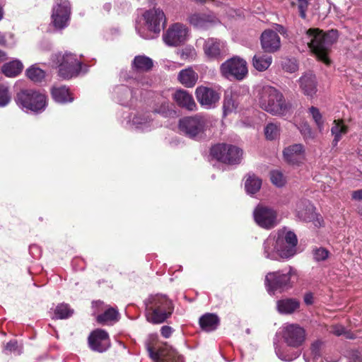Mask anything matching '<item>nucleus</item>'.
<instances>
[{
	"mask_svg": "<svg viewBox=\"0 0 362 362\" xmlns=\"http://www.w3.org/2000/svg\"><path fill=\"white\" fill-rule=\"evenodd\" d=\"M283 156L288 164L298 165L305 160L304 146L300 144L288 146L284 149Z\"/></svg>",
	"mask_w": 362,
	"mask_h": 362,
	"instance_id": "21",
	"label": "nucleus"
},
{
	"mask_svg": "<svg viewBox=\"0 0 362 362\" xmlns=\"http://www.w3.org/2000/svg\"><path fill=\"white\" fill-rule=\"evenodd\" d=\"M309 6L308 0H298V10L301 18L305 19L307 17L306 11Z\"/></svg>",
	"mask_w": 362,
	"mask_h": 362,
	"instance_id": "47",
	"label": "nucleus"
},
{
	"mask_svg": "<svg viewBox=\"0 0 362 362\" xmlns=\"http://www.w3.org/2000/svg\"><path fill=\"white\" fill-rule=\"evenodd\" d=\"M260 41L262 48L265 52L274 53L280 49V37L274 30H264L261 35Z\"/></svg>",
	"mask_w": 362,
	"mask_h": 362,
	"instance_id": "20",
	"label": "nucleus"
},
{
	"mask_svg": "<svg viewBox=\"0 0 362 362\" xmlns=\"http://www.w3.org/2000/svg\"><path fill=\"white\" fill-rule=\"evenodd\" d=\"M187 32L188 30L184 25L174 23L165 31L163 38L168 45L177 47L186 41Z\"/></svg>",
	"mask_w": 362,
	"mask_h": 362,
	"instance_id": "17",
	"label": "nucleus"
},
{
	"mask_svg": "<svg viewBox=\"0 0 362 362\" xmlns=\"http://www.w3.org/2000/svg\"><path fill=\"white\" fill-rule=\"evenodd\" d=\"M197 79L198 74L192 68L181 70L178 74L179 81L187 88L194 87Z\"/></svg>",
	"mask_w": 362,
	"mask_h": 362,
	"instance_id": "29",
	"label": "nucleus"
},
{
	"mask_svg": "<svg viewBox=\"0 0 362 362\" xmlns=\"http://www.w3.org/2000/svg\"><path fill=\"white\" fill-rule=\"evenodd\" d=\"M312 298H313V296H312V295H311V294H307V295L305 296V298H304L305 303L307 305L312 304V303H313Z\"/></svg>",
	"mask_w": 362,
	"mask_h": 362,
	"instance_id": "56",
	"label": "nucleus"
},
{
	"mask_svg": "<svg viewBox=\"0 0 362 362\" xmlns=\"http://www.w3.org/2000/svg\"><path fill=\"white\" fill-rule=\"evenodd\" d=\"M18 348V343L16 340H11L8 341L5 346V350L8 351H13L16 350Z\"/></svg>",
	"mask_w": 362,
	"mask_h": 362,
	"instance_id": "52",
	"label": "nucleus"
},
{
	"mask_svg": "<svg viewBox=\"0 0 362 362\" xmlns=\"http://www.w3.org/2000/svg\"><path fill=\"white\" fill-rule=\"evenodd\" d=\"M74 313V310L71 309L67 303H60L56 306L54 310V317L57 319H67L70 317Z\"/></svg>",
	"mask_w": 362,
	"mask_h": 362,
	"instance_id": "39",
	"label": "nucleus"
},
{
	"mask_svg": "<svg viewBox=\"0 0 362 362\" xmlns=\"http://www.w3.org/2000/svg\"><path fill=\"white\" fill-rule=\"evenodd\" d=\"M188 21L195 28H205L214 22V18L206 13H194L189 16Z\"/></svg>",
	"mask_w": 362,
	"mask_h": 362,
	"instance_id": "27",
	"label": "nucleus"
},
{
	"mask_svg": "<svg viewBox=\"0 0 362 362\" xmlns=\"http://www.w3.org/2000/svg\"><path fill=\"white\" fill-rule=\"evenodd\" d=\"M88 344L90 349L95 351L103 352L110 346L109 335L103 329L93 331L88 337Z\"/></svg>",
	"mask_w": 362,
	"mask_h": 362,
	"instance_id": "19",
	"label": "nucleus"
},
{
	"mask_svg": "<svg viewBox=\"0 0 362 362\" xmlns=\"http://www.w3.org/2000/svg\"><path fill=\"white\" fill-rule=\"evenodd\" d=\"M174 310L173 301L166 295H151L146 300L145 316L146 320L153 325L167 322Z\"/></svg>",
	"mask_w": 362,
	"mask_h": 362,
	"instance_id": "2",
	"label": "nucleus"
},
{
	"mask_svg": "<svg viewBox=\"0 0 362 362\" xmlns=\"http://www.w3.org/2000/svg\"><path fill=\"white\" fill-rule=\"evenodd\" d=\"M220 323L218 317L214 313H206L200 317L199 324L205 332H212L217 329Z\"/></svg>",
	"mask_w": 362,
	"mask_h": 362,
	"instance_id": "25",
	"label": "nucleus"
},
{
	"mask_svg": "<svg viewBox=\"0 0 362 362\" xmlns=\"http://www.w3.org/2000/svg\"><path fill=\"white\" fill-rule=\"evenodd\" d=\"M272 182L277 187H282L285 184V177L279 170H273L270 173Z\"/></svg>",
	"mask_w": 362,
	"mask_h": 362,
	"instance_id": "45",
	"label": "nucleus"
},
{
	"mask_svg": "<svg viewBox=\"0 0 362 362\" xmlns=\"http://www.w3.org/2000/svg\"><path fill=\"white\" fill-rule=\"evenodd\" d=\"M343 335H344L345 337L349 339H354L356 338V335L353 332L350 331H346V329L345 333H344Z\"/></svg>",
	"mask_w": 362,
	"mask_h": 362,
	"instance_id": "54",
	"label": "nucleus"
},
{
	"mask_svg": "<svg viewBox=\"0 0 362 362\" xmlns=\"http://www.w3.org/2000/svg\"><path fill=\"white\" fill-rule=\"evenodd\" d=\"M59 76L64 79H69L76 76L81 70V63L76 55L66 53L58 57Z\"/></svg>",
	"mask_w": 362,
	"mask_h": 362,
	"instance_id": "10",
	"label": "nucleus"
},
{
	"mask_svg": "<svg viewBox=\"0 0 362 362\" xmlns=\"http://www.w3.org/2000/svg\"><path fill=\"white\" fill-rule=\"evenodd\" d=\"M330 332L335 336L339 337L345 333V327L341 325H335L331 327Z\"/></svg>",
	"mask_w": 362,
	"mask_h": 362,
	"instance_id": "48",
	"label": "nucleus"
},
{
	"mask_svg": "<svg viewBox=\"0 0 362 362\" xmlns=\"http://www.w3.org/2000/svg\"><path fill=\"white\" fill-rule=\"evenodd\" d=\"M208 127L206 117L196 115L185 117L179 121L180 130L187 137L192 139L201 138Z\"/></svg>",
	"mask_w": 362,
	"mask_h": 362,
	"instance_id": "6",
	"label": "nucleus"
},
{
	"mask_svg": "<svg viewBox=\"0 0 362 362\" xmlns=\"http://www.w3.org/2000/svg\"><path fill=\"white\" fill-rule=\"evenodd\" d=\"M6 45V40L5 35L0 33V45L5 46Z\"/></svg>",
	"mask_w": 362,
	"mask_h": 362,
	"instance_id": "57",
	"label": "nucleus"
},
{
	"mask_svg": "<svg viewBox=\"0 0 362 362\" xmlns=\"http://www.w3.org/2000/svg\"><path fill=\"white\" fill-rule=\"evenodd\" d=\"M16 103L35 112L43 111L47 106V96L33 89L21 90L16 96Z\"/></svg>",
	"mask_w": 362,
	"mask_h": 362,
	"instance_id": "5",
	"label": "nucleus"
},
{
	"mask_svg": "<svg viewBox=\"0 0 362 362\" xmlns=\"http://www.w3.org/2000/svg\"><path fill=\"white\" fill-rule=\"evenodd\" d=\"M220 72L226 78L242 81L248 74L247 62L239 57H233L221 65Z\"/></svg>",
	"mask_w": 362,
	"mask_h": 362,
	"instance_id": "9",
	"label": "nucleus"
},
{
	"mask_svg": "<svg viewBox=\"0 0 362 362\" xmlns=\"http://www.w3.org/2000/svg\"><path fill=\"white\" fill-rule=\"evenodd\" d=\"M223 112L224 115H227L232 112L233 109V103L231 99L225 100L223 103Z\"/></svg>",
	"mask_w": 362,
	"mask_h": 362,
	"instance_id": "50",
	"label": "nucleus"
},
{
	"mask_svg": "<svg viewBox=\"0 0 362 362\" xmlns=\"http://www.w3.org/2000/svg\"><path fill=\"white\" fill-rule=\"evenodd\" d=\"M314 259L317 262L325 261L329 257V252L324 247L315 248L313 251Z\"/></svg>",
	"mask_w": 362,
	"mask_h": 362,
	"instance_id": "46",
	"label": "nucleus"
},
{
	"mask_svg": "<svg viewBox=\"0 0 362 362\" xmlns=\"http://www.w3.org/2000/svg\"><path fill=\"white\" fill-rule=\"evenodd\" d=\"M151 119H148V118H146L145 119L144 121H141V122H139L140 124H145L146 122H148L149 121H151Z\"/></svg>",
	"mask_w": 362,
	"mask_h": 362,
	"instance_id": "60",
	"label": "nucleus"
},
{
	"mask_svg": "<svg viewBox=\"0 0 362 362\" xmlns=\"http://www.w3.org/2000/svg\"><path fill=\"white\" fill-rule=\"evenodd\" d=\"M351 198L354 200H362V189L352 192Z\"/></svg>",
	"mask_w": 362,
	"mask_h": 362,
	"instance_id": "53",
	"label": "nucleus"
},
{
	"mask_svg": "<svg viewBox=\"0 0 362 362\" xmlns=\"http://www.w3.org/2000/svg\"><path fill=\"white\" fill-rule=\"evenodd\" d=\"M272 63V57L263 53H257L252 58V65L259 71H266Z\"/></svg>",
	"mask_w": 362,
	"mask_h": 362,
	"instance_id": "30",
	"label": "nucleus"
},
{
	"mask_svg": "<svg viewBox=\"0 0 362 362\" xmlns=\"http://www.w3.org/2000/svg\"><path fill=\"white\" fill-rule=\"evenodd\" d=\"M4 16V10L3 8L0 6V21L3 18Z\"/></svg>",
	"mask_w": 362,
	"mask_h": 362,
	"instance_id": "59",
	"label": "nucleus"
},
{
	"mask_svg": "<svg viewBox=\"0 0 362 362\" xmlns=\"http://www.w3.org/2000/svg\"><path fill=\"white\" fill-rule=\"evenodd\" d=\"M315 206L308 201L303 200L297 204L298 217L305 222H313L316 227L323 224L322 217L315 211Z\"/></svg>",
	"mask_w": 362,
	"mask_h": 362,
	"instance_id": "16",
	"label": "nucleus"
},
{
	"mask_svg": "<svg viewBox=\"0 0 362 362\" xmlns=\"http://www.w3.org/2000/svg\"><path fill=\"white\" fill-rule=\"evenodd\" d=\"M298 238L292 231H279L275 240L268 239L264 243V252L268 258L273 259L272 252L281 258L288 259L296 253Z\"/></svg>",
	"mask_w": 362,
	"mask_h": 362,
	"instance_id": "3",
	"label": "nucleus"
},
{
	"mask_svg": "<svg viewBox=\"0 0 362 362\" xmlns=\"http://www.w3.org/2000/svg\"><path fill=\"white\" fill-rule=\"evenodd\" d=\"M211 156L221 163L235 165L240 163L243 151L238 147L226 144H217L210 149Z\"/></svg>",
	"mask_w": 362,
	"mask_h": 362,
	"instance_id": "7",
	"label": "nucleus"
},
{
	"mask_svg": "<svg viewBox=\"0 0 362 362\" xmlns=\"http://www.w3.org/2000/svg\"><path fill=\"white\" fill-rule=\"evenodd\" d=\"M8 56L6 52L0 49V63H2L7 60Z\"/></svg>",
	"mask_w": 362,
	"mask_h": 362,
	"instance_id": "55",
	"label": "nucleus"
},
{
	"mask_svg": "<svg viewBox=\"0 0 362 362\" xmlns=\"http://www.w3.org/2000/svg\"><path fill=\"white\" fill-rule=\"evenodd\" d=\"M71 14V6L68 0H58L53 7L52 21L57 28H64L67 26Z\"/></svg>",
	"mask_w": 362,
	"mask_h": 362,
	"instance_id": "13",
	"label": "nucleus"
},
{
	"mask_svg": "<svg viewBox=\"0 0 362 362\" xmlns=\"http://www.w3.org/2000/svg\"><path fill=\"white\" fill-rule=\"evenodd\" d=\"M51 95L54 100L59 103H71L74 100V97L69 89L65 86L52 87Z\"/></svg>",
	"mask_w": 362,
	"mask_h": 362,
	"instance_id": "26",
	"label": "nucleus"
},
{
	"mask_svg": "<svg viewBox=\"0 0 362 362\" xmlns=\"http://www.w3.org/2000/svg\"><path fill=\"white\" fill-rule=\"evenodd\" d=\"M298 128L305 141L314 139L315 134L308 122L300 123Z\"/></svg>",
	"mask_w": 362,
	"mask_h": 362,
	"instance_id": "42",
	"label": "nucleus"
},
{
	"mask_svg": "<svg viewBox=\"0 0 362 362\" xmlns=\"http://www.w3.org/2000/svg\"><path fill=\"white\" fill-rule=\"evenodd\" d=\"M349 362H362V356L358 350H353L350 356Z\"/></svg>",
	"mask_w": 362,
	"mask_h": 362,
	"instance_id": "51",
	"label": "nucleus"
},
{
	"mask_svg": "<svg viewBox=\"0 0 362 362\" xmlns=\"http://www.w3.org/2000/svg\"><path fill=\"white\" fill-rule=\"evenodd\" d=\"M172 106L173 105H170L169 102L163 101L153 108V112L159 114L164 117H173L176 115V112L172 108Z\"/></svg>",
	"mask_w": 362,
	"mask_h": 362,
	"instance_id": "38",
	"label": "nucleus"
},
{
	"mask_svg": "<svg viewBox=\"0 0 362 362\" xmlns=\"http://www.w3.org/2000/svg\"><path fill=\"white\" fill-rule=\"evenodd\" d=\"M294 275L296 270L291 267H289L288 271L286 273L281 271L269 272L265 276V286L268 291L288 290L293 286L291 277Z\"/></svg>",
	"mask_w": 362,
	"mask_h": 362,
	"instance_id": "8",
	"label": "nucleus"
},
{
	"mask_svg": "<svg viewBox=\"0 0 362 362\" xmlns=\"http://www.w3.org/2000/svg\"><path fill=\"white\" fill-rule=\"evenodd\" d=\"M300 87L303 93L313 97L317 93L316 77L313 74H305L300 78Z\"/></svg>",
	"mask_w": 362,
	"mask_h": 362,
	"instance_id": "24",
	"label": "nucleus"
},
{
	"mask_svg": "<svg viewBox=\"0 0 362 362\" xmlns=\"http://www.w3.org/2000/svg\"><path fill=\"white\" fill-rule=\"evenodd\" d=\"M305 38L308 47L317 59L326 65H329L331 60L329 53L332 45L339 38V31L332 29L325 32L318 28H311L305 31Z\"/></svg>",
	"mask_w": 362,
	"mask_h": 362,
	"instance_id": "1",
	"label": "nucleus"
},
{
	"mask_svg": "<svg viewBox=\"0 0 362 362\" xmlns=\"http://www.w3.org/2000/svg\"><path fill=\"white\" fill-rule=\"evenodd\" d=\"M195 94L200 105L206 108L212 107L220 99V95L218 92L211 88L203 86L196 88Z\"/></svg>",
	"mask_w": 362,
	"mask_h": 362,
	"instance_id": "18",
	"label": "nucleus"
},
{
	"mask_svg": "<svg viewBox=\"0 0 362 362\" xmlns=\"http://www.w3.org/2000/svg\"><path fill=\"white\" fill-rule=\"evenodd\" d=\"M26 76L30 81L40 83L45 78V72L35 65H33L26 70Z\"/></svg>",
	"mask_w": 362,
	"mask_h": 362,
	"instance_id": "37",
	"label": "nucleus"
},
{
	"mask_svg": "<svg viewBox=\"0 0 362 362\" xmlns=\"http://www.w3.org/2000/svg\"><path fill=\"white\" fill-rule=\"evenodd\" d=\"M173 99L182 108L189 111H194L197 109V105L192 95L185 90H177L173 95Z\"/></svg>",
	"mask_w": 362,
	"mask_h": 362,
	"instance_id": "22",
	"label": "nucleus"
},
{
	"mask_svg": "<svg viewBox=\"0 0 362 362\" xmlns=\"http://www.w3.org/2000/svg\"><path fill=\"white\" fill-rule=\"evenodd\" d=\"M282 69L288 73H294L298 69V66L295 59H285L281 62Z\"/></svg>",
	"mask_w": 362,
	"mask_h": 362,
	"instance_id": "44",
	"label": "nucleus"
},
{
	"mask_svg": "<svg viewBox=\"0 0 362 362\" xmlns=\"http://www.w3.org/2000/svg\"><path fill=\"white\" fill-rule=\"evenodd\" d=\"M333 127L331 129L332 134L334 136L332 141L333 146H336L341 140L342 135L348 132V126L344 124L343 119H334Z\"/></svg>",
	"mask_w": 362,
	"mask_h": 362,
	"instance_id": "31",
	"label": "nucleus"
},
{
	"mask_svg": "<svg viewBox=\"0 0 362 362\" xmlns=\"http://www.w3.org/2000/svg\"><path fill=\"white\" fill-rule=\"evenodd\" d=\"M259 103L264 110L272 115H284L288 109L282 93L272 86L263 87Z\"/></svg>",
	"mask_w": 362,
	"mask_h": 362,
	"instance_id": "4",
	"label": "nucleus"
},
{
	"mask_svg": "<svg viewBox=\"0 0 362 362\" xmlns=\"http://www.w3.org/2000/svg\"><path fill=\"white\" fill-rule=\"evenodd\" d=\"M92 303H93V307H95L98 308L102 307L104 304V303L101 300H95V301H93Z\"/></svg>",
	"mask_w": 362,
	"mask_h": 362,
	"instance_id": "58",
	"label": "nucleus"
},
{
	"mask_svg": "<svg viewBox=\"0 0 362 362\" xmlns=\"http://www.w3.org/2000/svg\"><path fill=\"white\" fill-rule=\"evenodd\" d=\"M146 26L148 30L154 33H159L165 27L166 18L163 10L153 8L146 11L144 13Z\"/></svg>",
	"mask_w": 362,
	"mask_h": 362,
	"instance_id": "15",
	"label": "nucleus"
},
{
	"mask_svg": "<svg viewBox=\"0 0 362 362\" xmlns=\"http://www.w3.org/2000/svg\"><path fill=\"white\" fill-rule=\"evenodd\" d=\"M224 48V43L216 38L207 39L204 45L205 54L210 59H218L221 57Z\"/></svg>",
	"mask_w": 362,
	"mask_h": 362,
	"instance_id": "23",
	"label": "nucleus"
},
{
	"mask_svg": "<svg viewBox=\"0 0 362 362\" xmlns=\"http://www.w3.org/2000/svg\"><path fill=\"white\" fill-rule=\"evenodd\" d=\"M23 69V65L19 60H13L4 64L1 71L7 77H16L21 73Z\"/></svg>",
	"mask_w": 362,
	"mask_h": 362,
	"instance_id": "33",
	"label": "nucleus"
},
{
	"mask_svg": "<svg viewBox=\"0 0 362 362\" xmlns=\"http://www.w3.org/2000/svg\"><path fill=\"white\" fill-rule=\"evenodd\" d=\"M323 345L324 342L320 339L311 344L310 353L306 358L307 362H322V349Z\"/></svg>",
	"mask_w": 362,
	"mask_h": 362,
	"instance_id": "35",
	"label": "nucleus"
},
{
	"mask_svg": "<svg viewBox=\"0 0 362 362\" xmlns=\"http://www.w3.org/2000/svg\"><path fill=\"white\" fill-rule=\"evenodd\" d=\"M148 351L150 357L156 362H184L183 357L166 344L157 349L148 346Z\"/></svg>",
	"mask_w": 362,
	"mask_h": 362,
	"instance_id": "14",
	"label": "nucleus"
},
{
	"mask_svg": "<svg viewBox=\"0 0 362 362\" xmlns=\"http://www.w3.org/2000/svg\"><path fill=\"white\" fill-rule=\"evenodd\" d=\"M282 337L288 346L298 348L305 341L306 332L299 325L289 324L284 327Z\"/></svg>",
	"mask_w": 362,
	"mask_h": 362,
	"instance_id": "12",
	"label": "nucleus"
},
{
	"mask_svg": "<svg viewBox=\"0 0 362 362\" xmlns=\"http://www.w3.org/2000/svg\"><path fill=\"white\" fill-rule=\"evenodd\" d=\"M119 314L114 308H109L104 313L98 315L96 317L98 323L105 325L110 322H117L119 320Z\"/></svg>",
	"mask_w": 362,
	"mask_h": 362,
	"instance_id": "34",
	"label": "nucleus"
},
{
	"mask_svg": "<svg viewBox=\"0 0 362 362\" xmlns=\"http://www.w3.org/2000/svg\"><path fill=\"white\" fill-rule=\"evenodd\" d=\"M254 219L262 228H273L277 223V213L271 207L258 204L253 212Z\"/></svg>",
	"mask_w": 362,
	"mask_h": 362,
	"instance_id": "11",
	"label": "nucleus"
},
{
	"mask_svg": "<svg viewBox=\"0 0 362 362\" xmlns=\"http://www.w3.org/2000/svg\"><path fill=\"white\" fill-rule=\"evenodd\" d=\"M173 329L168 325H164L160 328V334L163 337L168 339L173 334Z\"/></svg>",
	"mask_w": 362,
	"mask_h": 362,
	"instance_id": "49",
	"label": "nucleus"
},
{
	"mask_svg": "<svg viewBox=\"0 0 362 362\" xmlns=\"http://www.w3.org/2000/svg\"><path fill=\"white\" fill-rule=\"evenodd\" d=\"M309 113L311 115L312 118L315 122L319 131L322 132L324 129V119L319 109L312 106L309 108Z\"/></svg>",
	"mask_w": 362,
	"mask_h": 362,
	"instance_id": "40",
	"label": "nucleus"
},
{
	"mask_svg": "<svg viewBox=\"0 0 362 362\" xmlns=\"http://www.w3.org/2000/svg\"><path fill=\"white\" fill-rule=\"evenodd\" d=\"M153 66V60L145 55L136 56L132 63V69L136 72H148Z\"/></svg>",
	"mask_w": 362,
	"mask_h": 362,
	"instance_id": "28",
	"label": "nucleus"
},
{
	"mask_svg": "<svg viewBox=\"0 0 362 362\" xmlns=\"http://www.w3.org/2000/svg\"><path fill=\"white\" fill-rule=\"evenodd\" d=\"M280 134L279 127L274 123L268 124L264 129V134L267 139H276Z\"/></svg>",
	"mask_w": 362,
	"mask_h": 362,
	"instance_id": "41",
	"label": "nucleus"
},
{
	"mask_svg": "<svg viewBox=\"0 0 362 362\" xmlns=\"http://www.w3.org/2000/svg\"><path fill=\"white\" fill-rule=\"evenodd\" d=\"M262 185V180L255 175H249L247 178L245 187L247 193L254 194L257 192Z\"/></svg>",
	"mask_w": 362,
	"mask_h": 362,
	"instance_id": "36",
	"label": "nucleus"
},
{
	"mask_svg": "<svg viewBox=\"0 0 362 362\" xmlns=\"http://www.w3.org/2000/svg\"><path fill=\"white\" fill-rule=\"evenodd\" d=\"M299 301L293 298L282 299L277 302L279 312L284 314H291L299 308Z\"/></svg>",
	"mask_w": 362,
	"mask_h": 362,
	"instance_id": "32",
	"label": "nucleus"
},
{
	"mask_svg": "<svg viewBox=\"0 0 362 362\" xmlns=\"http://www.w3.org/2000/svg\"><path fill=\"white\" fill-rule=\"evenodd\" d=\"M11 98L8 86L0 84V107L7 105L10 103Z\"/></svg>",
	"mask_w": 362,
	"mask_h": 362,
	"instance_id": "43",
	"label": "nucleus"
}]
</instances>
